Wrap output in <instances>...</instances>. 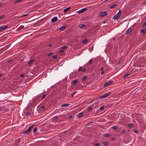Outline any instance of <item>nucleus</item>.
<instances>
[{"mask_svg":"<svg viewBox=\"0 0 146 146\" xmlns=\"http://www.w3.org/2000/svg\"><path fill=\"white\" fill-rule=\"evenodd\" d=\"M121 14V11L120 10L113 17V19L114 20L117 19L120 17Z\"/></svg>","mask_w":146,"mask_h":146,"instance_id":"nucleus-1","label":"nucleus"},{"mask_svg":"<svg viewBox=\"0 0 146 146\" xmlns=\"http://www.w3.org/2000/svg\"><path fill=\"white\" fill-rule=\"evenodd\" d=\"M114 82L112 81H109L108 82H106L104 83V86L106 87L110 86L111 84L113 83Z\"/></svg>","mask_w":146,"mask_h":146,"instance_id":"nucleus-2","label":"nucleus"},{"mask_svg":"<svg viewBox=\"0 0 146 146\" xmlns=\"http://www.w3.org/2000/svg\"><path fill=\"white\" fill-rule=\"evenodd\" d=\"M112 92H109L108 93L105 94L103 95L100 96V98H106L110 95L112 94Z\"/></svg>","mask_w":146,"mask_h":146,"instance_id":"nucleus-3","label":"nucleus"},{"mask_svg":"<svg viewBox=\"0 0 146 146\" xmlns=\"http://www.w3.org/2000/svg\"><path fill=\"white\" fill-rule=\"evenodd\" d=\"M108 14L106 11L102 12L99 14V16L101 17H104Z\"/></svg>","mask_w":146,"mask_h":146,"instance_id":"nucleus-4","label":"nucleus"},{"mask_svg":"<svg viewBox=\"0 0 146 146\" xmlns=\"http://www.w3.org/2000/svg\"><path fill=\"white\" fill-rule=\"evenodd\" d=\"M7 27L8 26L6 25L0 27V32L5 30Z\"/></svg>","mask_w":146,"mask_h":146,"instance_id":"nucleus-5","label":"nucleus"},{"mask_svg":"<svg viewBox=\"0 0 146 146\" xmlns=\"http://www.w3.org/2000/svg\"><path fill=\"white\" fill-rule=\"evenodd\" d=\"M67 28V25H65L60 28L59 30L60 31H63L66 29Z\"/></svg>","mask_w":146,"mask_h":146,"instance_id":"nucleus-6","label":"nucleus"},{"mask_svg":"<svg viewBox=\"0 0 146 146\" xmlns=\"http://www.w3.org/2000/svg\"><path fill=\"white\" fill-rule=\"evenodd\" d=\"M88 10L87 8H85L82 9H81V10L78 11V13H82L84 12V11H86V10Z\"/></svg>","mask_w":146,"mask_h":146,"instance_id":"nucleus-7","label":"nucleus"},{"mask_svg":"<svg viewBox=\"0 0 146 146\" xmlns=\"http://www.w3.org/2000/svg\"><path fill=\"white\" fill-rule=\"evenodd\" d=\"M141 33L143 35H145L146 33V28L145 29H142L140 31Z\"/></svg>","mask_w":146,"mask_h":146,"instance_id":"nucleus-8","label":"nucleus"},{"mask_svg":"<svg viewBox=\"0 0 146 146\" xmlns=\"http://www.w3.org/2000/svg\"><path fill=\"white\" fill-rule=\"evenodd\" d=\"M57 19H58V18H57V17H54L51 20V21H52V22H56L57 20Z\"/></svg>","mask_w":146,"mask_h":146,"instance_id":"nucleus-9","label":"nucleus"},{"mask_svg":"<svg viewBox=\"0 0 146 146\" xmlns=\"http://www.w3.org/2000/svg\"><path fill=\"white\" fill-rule=\"evenodd\" d=\"M70 105L69 104H64L61 105V106L62 107H68Z\"/></svg>","mask_w":146,"mask_h":146,"instance_id":"nucleus-10","label":"nucleus"},{"mask_svg":"<svg viewBox=\"0 0 146 146\" xmlns=\"http://www.w3.org/2000/svg\"><path fill=\"white\" fill-rule=\"evenodd\" d=\"M84 114V113L83 112H81L79 114V115H78V117L79 118H81L82 117Z\"/></svg>","mask_w":146,"mask_h":146,"instance_id":"nucleus-11","label":"nucleus"},{"mask_svg":"<svg viewBox=\"0 0 146 146\" xmlns=\"http://www.w3.org/2000/svg\"><path fill=\"white\" fill-rule=\"evenodd\" d=\"M117 4H113L110 7V9H112L114 8L115 7L117 6Z\"/></svg>","mask_w":146,"mask_h":146,"instance_id":"nucleus-12","label":"nucleus"},{"mask_svg":"<svg viewBox=\"0 0 146 146\" xmlns=\"http://www.w3.org/2000/svg\"><path fill=\"white\" fill-rule=\"evenodd\" d=\"M30 131H29L28 129H27L26 131H25L23 133L24 134H28V133H29L30 132Z\"/></svg>","mask_w":146,"mask_h":146,"instance_id":"nucleus-13","label":"nucleus"},{"mask_svg":"<svg viewBox=\"0 0 146 146\" xmlns=\"http://www.w3.org/2000/svg\"><path fill=\"white\" fill-rule=\"evenodd\" d=\"M70 9V7H68L66 9H64V11H63V12L64 13H65L67 12L68 10H69Z\"/></svg>","mask_w":146,"mask_h":146,"instance_id":"nucleus-14","label":"nucleus"},{"mask_svg":"<svg viewBox=\"0 0 146 146\" xmlns=\"http://www.w3.org/2000/svg\"><path fill=\"white\" fill-rule=\"evenodd\" d=\"M85 25L84 24H81L79 25V27L80 29H82L84 27H85Z\"/></svg>","mask_w":146,"mask_h":146,"instance_id":"nucleus-15","label":"nucleus"},{"mask_svg":"<svg viewBox=\"0 0 146 146\" xmlns=\"http://www.w3.org/2000/svg\"><path fill=\"white\" fill-rule=\"evenodd\" d=\"M78 82V80H73L72 82V84L74 85H75L77 82Z\"/></svg>","mask_w":146,"mask_h":146,"instance_id":"nucleus-16","label":"nucleus"},{"mask_svg":"<svg viewBox=\"0 0 146 146\" xmlns=\"http://www.w3.org/2000/svg\"><path fill=\"white\" fill-rule=\"evenodd\" d=\"M34 61V59H32V60H30V61H29L28 62V64H31V63L33 61Z\"/></svg>","mask_w":146,"mask_h":146,"instance_id":"nucleus-17","label":"nucleus"},{"mask_svg":"<svg viewBox=\"0 0 146 146\" xmlns=\"http://www.w3.org/2000/svg\"><path fill=\"white\" fill-rule=\"evenodd\" d=\"M104 136L108 138L110 136V135L109 134L106 133L105 134Z\"/></svg>","mask_w":146,"mask_h":146,"instance_id":"nucleus-18","label":"nucleus"},{"mask_svg":"<svg viewBox=\"0 0 146 146\" xmlns=\"http://www.w3.org/2000/svg\"><path fill=\"white\" fill-rule=\"evenodd\" d=\"M4 108L5 107H0L1 109V112L2 113H4Z\"/></svg>","mask_w":146,"mask_h":146,"instance_id":"nucleus-19","label":"nucleus"},{"mask_svg":"<svg viewBox=\"0 0 146 146\" xmlns=\"http://www.w3.org/2000/svg\"><path fill=\"white\" fill-rule=\"evenodd\" d=\"M134 126V124L133 123L128 124V127H133Z\"/></svg>","mask_w":146,"mask_h":146,"instance_id":"nucleus-20","label":"nucleus"},{"mask_svg":"<svg viewBox=\"0 0 146 146\" xmlns=\"http://www.w3.org/2000/svg\"><path fill=\"white\" fill-rule=\"evenodd\" d=\"M103 144L105 146H106L107 145H108L109 144V143L108 142L104 141L103 142Z\"/></svg>","mask_w":146,"mask_h":146,"instance_id":"nucleus-21","label":"nucleus"},{"mask_svg":"<svg viewBox=\"0 0 146 146\" xmlns=\"http://www.w3.org/2000/svg\"><path fill=\"white\" fill-rule=\"evenodd\" d=\"M24 26H23V25H21V26H20L19 27V28H18V29H17L18 30V29H19V30H20V29H21L23 28H24Z\"/></svg>","mask_w":146,"mask_h":146,"instance_id":"nucleus-22","label":"nucleus"},{"mask_svg":"<svg viewBox=\"0 0 146 146\" xmlns=\"http://www.w3.org/2000/svg\"><path fill=\"white\" fill-rule=\"evenodd\" d=\"M88 40L87 39H85L82 41V42L83 43H86L87 42Z\"/></svg>","mask_w":146,"mask_h":146,"instance_id":"nucleus-23","label":"nucleus"},{"mask_svg":"<svg viewBox=\"0 0 146 146\" xmlns=\"http://www.w3.org/2000/svg\"><path fill=\"white\" fill-rule=\"evenodd\" d=\"M34 127V125H32L31 126L29 127L28 129L29 131H31L32 128Z\"/></svg>","mask_w":146,"mask_h":146,"instance_id":"nucleus-24","label":"nucleus"},{"mask_svg":"<svg viewBox=\"0 0 146 146\" xmlns=\"http://www.w3.org/2000/svg\"><path fill=\"white\" fill-rule=\"evenodd\" d=\"M87 78V77L86 76H84L82 79V81H84V80H86V79Z\"/></svg>","mask_w":146,"mask_h":146,"instance_id":"nucleus-25","label":"nucleus"},{"mask_svg":"<svg viewBox=\"0 0 146 146\" xmlns=\"http://www.w3.org/2000/svg\"><path fill=\"white\" fill-rule=\"evenodd\" d=\"M134 70L133 69H132L131 70H130V73H128V76L130 75L131 73H132L133 72V70Z\"/></svg>","mask_w":146,"mask_h":146,"instance_id":"nucleus-26","label":"nucleus"},{"mask_svg":"<svg viewBox=\"0 0 146 146\" xmlns=\"http://www.w3.org/2000/svg\"><path fill=\"white\" fill-rule=\"evenodd\" d=\"M9 110V109L7 108H6L5 107L4 108V113L5 112Z\"/></svg>","mask_w":146,"mask_h":146,"instance_id":"nucleus-27","label":"nucleus"},{"mask_svg":"<svg viewBox=\"0 0 146 146\" xmlns=\"http://www.w3.org/2000/svg\"><path fill=\"white\" fill-rule=\"evenodd\" d=\"M112 129H113L114 130H116L117 129V127L116 126H113L112 127Z\"/></svg>","mask_w":146,"mask_h":146,"instance_id":"nucleus-28","label":"nucleus"},{"mask_svg":"<svg viewBox=\"0 0 146 146\" xmlns=\"http://www.w3.org/2000/svg\"><path fill=\"white\" fill-rule=\"evenodd\" d=\"M92 110V107H91V106H90L89 107L88 109V111H91V110Z\"/></svg>","mask_w":146,"mask_h":146,"instance_id":"nucleus-29","label":"nucleus"},{"mask_svg":"<svg viewBox=\"0 0 146 146\" xmlns=\"http://www.w3.org/2000/svg\"><path fill=\"white\" fill-rule=\"evenodd\" d=\"M146 26V21L142 25L141 27H144Z\"/></svg>","mask_w":146,"mask_h":146,"instance_id":"nucleus-30","label":"nucleus"},{"mask_svg":"<svg viewBox=\"0 0 146 146\" xmlns=\"http://www.w3.org/2000/svg\"><path fill=\"white\" fill-rule=\"evenodd\" d=\"M83 69V67H80L78 69V72H80L82 71Z\"/></svg>","mask_w":146,"mask_h":146,"instance_id":"nucleus-31","label":"nucleus"},{"mask_svg":"<svg viewBox=\"0 0 146 146\" xmlns=\"http://www.w3.org/2000/svg\"><path fill=\"white\" fill-rule=\"evenodd\" d=\"M72 118H73V116L72 115H70L68 117V119L69 120V119H72Z\"/></svg>","mask_w":146,"mask_h":146,"instance_id":"nucleus-32","label":"nucleus"},{"mask_svg":"<svg viewBox=\"0 0 146 146\" xmlns=\"http://www.w3.org/2000/svg\"><path fill=\"white\" fill-rule=\"evenodd\" d=\"M100 144L98 143H96L94 144L93 145V146H99Z\"/></svg>","mask_w":146,"mask_h":146,"instance_id":"nucleus-33","label":"nucleus"},{"mask_svg":"<svg viewBox=\"0 0 146 146\" xmlns=\"http://www.w3.org/2000/svg\"><path fill=\"white\" fill-rule=\"evenodd\" d=\"M98 104L96 103H95L93 105V107L94 108H95L97 106Z\"/></svg>","mask_w":146,"mask_h":146,"instance_id":"nucleus-34","label":"nucleus"},{"mask_svg":"<svg viewBox=\"0 0 146 146\" xmlns=\"http://www.w3.org/2000/svg\"><path fill=\"white\" fill-rule=\"evenodd\" d=\"M104 106H102L100 108V109L101 110H102L104 109Z\"/></svg>","mask_w":146,"mask_h":146,"instance_id":"nucleus-35","label":"nucleus"},{"mask_svg":"<svg viewBox=\"0 0 146 146\" xmlns=\"http://www.w3.org/2000/svg\"><path fill=\"white\" fill-rule=\"evenodd\" d=\"M37 131V128H35L33 131V132L34 133H35Z\"/></svg>","mask_w":146,"mask_h":146,"instance_id":"nucleus-36","label":"nucleus"},{"mask_svg":"<svg viewBox=\"0 0 146 146\" xmlns=\"http://www.w3.org/2000/svg\"><path fill=\"white\" fill-rule=\"evenodd\" d=\"M46 96V94H44L41 98L42 100L43 99H44L45 98Z\"/></svg>","mask_w":146,"mask_h":146,"instance_id":"nucleus-37","label":"nucleus"},{"mask_svg":"<svg viewBox=\"0 0 146 146\" xmlns=\"http://www.w3.org/2000/svg\"><path fill=\"white\" fill-rule=\"evenodd\" d=\"M93 62V60L92 59H91L90 60L89 62L88 63L89 64H90L92 63Z\"/></svg>","mask_w":146,"mask_h":146,"instance_id":"nucleus-38","label":"nucleus"},{"mask_svg":"<svg viewBox=\"0 0 146 146\" xmlns=\"http://www.w3.org/2000/svg\"><path fill=\"white\" fill-rule=\"evenodd\" d=\"M131 31V28H130L128 29V34L130 33Z\"/></svg>","mask_w":146,"mask_h":146,"instance_id":"nucleus-39","label":"nucleus"},{"mask_svg":"<svg viewBox=\"0 0 146 146\" xmlns=\"http://www.w3.org/2000/svg\"><path fill=\"white\" fill-rule=\"evenodd\" d=\"M67 48V47L66 46H62L61 48L62 49H65Z\"/></svg>","mask_w":146,"mask_h":146,"instance_id":"nucleus-40","label":"nucleus"},{"mask_svg":"<svg viewBox=\"0 0 146 146\" xmlns=\"http://www.w3.org/2000/svg\"><path fill=\"white\" fill-rule=\"evenodd\" d=\"M128 76V73H126L125 74V75L123 77V78L125 79L126 77L127 76Z\"/></svg>","mask_w":146,"mask_h":146,"instance_id":"nucleus-41","label":"nucleus"},{"mask_svg":"<svg viewBox=\"0 0 146 146\" xmlns=\"http://www.w3.org/2000/svg\"><path fill=\"white\" fill-rule=\"evenodd\" d=\"M28 15V14H26L20 16V17H23L27 16Z\"/></svg>","mask_w":146,"mask_h":146,"instance_id":"nucleus-42","label":"nucleus"},{"mask_svg":"<svg viewBox=\"0 0 146 146\" xmlns=\"http://www.w3.org/2000/svg\"><path fill=\"white\" fill-rule=\"evenodd\" d=\"M133 131L135 133H138V130H134Z\"/></svg>","mask_w":146,"mask_h":146,"instance_id":"nucleus-43","label":"nucleus"},{"mask_svg":"<svg viewBox=\"0 0 146 146\" xmlns=\"http://www.w3.org/2000/svg\"><path fill=\"white\" fill-rule=\"evenodd\" d=\"M64 50H61L59 51V52L60 53H62L64 52Z\"/></svg>","mask_w":146,"mask_h":146,"instance_id":"nucleus-44","label":"nucleus"},{"mask_svg":"<svg viewBox=\"0 0 146 146\" xmlns=\"http://www.w3.org/2000/svg\"><path fill=\"white\" fill-rule=\"evenodd\" d=\"M5 17V16L4 15H1L0 16V19H2L3 18V17Z\"/></svg>","mask_w":146,"mask_h":146,"instance_id":"nucleus-45","label":"nucleus"},{"mask_svg":"<svg viewBox=\"0 0 146 146\" xmlns=\"http://www.w3.org/2000/svg\"><path fill=\"white\" fill-rule=\"evenodd\" d=\"M57 57V55H54L53 57V58L54 59H55Z\"/></svg>","mask_w":146,"mask_h":146,"instance_id":"nucleus-46","label":"nucleus"},{"mask_svg":"<svg viewBox=\"0 0 146 146\" xmlns=\"http://www.w3.org/2000/svg\"><path fill=\"white\" fill-rule=\"evenodd\" d=\"M76 92H74L73 93V94H72V95H71V96H73L76 93Z\"/></svg>","mask_w":146,"mask_h":146,"instance_id":"nucleus-47","label":"nucleus"},{"mask_svg":"<svg viewBox=\"0 0 146 146\" xmlns=\"http://www.w3.org/2000/svg\"><path fill=\"white\" fill-rule=\"evenodd\" d=\"M26 115L27 116L29 115H30V113L29 111H28L26 113Z\"/></svg>","mask_w":146,"mask_h":146,"instance_id":"nucleus-48","label":"nucleus"},{"mask_svg":"<svg viewBox=\"0 0 146 146\" xmlns=\"http://www.w3.org/2000/svg\"><path fill=\"white\" fill-rule=\"evenodd\" d=\"M12 61H13V60H8V62L9 63H10Z\"/></svg>","mask_w":146,"mask_h":146,"instance_id":"nucleus-49","label":"nucleus"},{"mask_svg":"<svg viewBox=\"0 0 146 146\" xmlns=\"http://www.w3.org/2000/svg\"><path fill=\"white\" fill-rule=\"evenodd\" d=\"M105 73V72L104 71H102L101 72V74L102 75V74H104Z\"/></svg>","mask_w":146,"mask_h":146,"instance_id":"nucleus-50","label":"nucleus"},{"mask_svg":"<svg viewBox=\"0 0 146 146\" xmlns=\"http://www.w3.org/2000/svg\"><path fill=\"white\" fill-rule=\"evenodd\" d=\"M86 70V69L85 68L82 69V71L83 72H85Z\"/></svg>","mask_w":146,"mask_h":146,"instance_id":"nucleus-51","label":"nucleus"},{"mask_svg":"<svg viewBox=\"0 0 146 146\" xmlns=\"http://www.w3.org/2000/svg\"><path fill=\"white\" fill-rule=\"evenodd\" d=\"M58 118V117L56 116H55L54 117V119H57Z\"/></svg>","mask_w":146,"mask_h":146,"instance_id":"nucleus-52","label":"nucleus"},{"mask_svg":"<svg viewBox=\"0 0 146 146\" xmlns=\"http://www.w3.org/2000/svg\"><path fill=\"white\" fill-rule=\"evenodd\" d=\"M104 69V68L103 67H102V68H101V69H100V70H103Z\"/></svg>","mask_w":146,"mask_h":146,"instance_id":"nucleus-53","label":"nucleus"},{"mask_svg":"<svg viewBox=\"0 0 146 146\" xmlns=\"http://www.w3.org/2000/svg\"><path fill=\"white\" fill-rule=\"evenodd\" d=\"M24 76V74H21V77H23Z\"/></svg>","mask_w":146,"mask_h":146,"instance_id":"nucleus-54","label":"nucleus"},{"mask_svg":"<svg viewBox=\"0 0 146 146\" xmlns=\"http://www.w3.org/2000/svg\"><path fill=\"white\" fill-rule=\"evenodd\" d=\"M52 54V53H50L48 54V56H50Z\"/></svg>","mask_w":146,"mask_h":146,"instance_id":"nucleus-55","label":"nucleus"},{"mask_svg":"<svg viewBox=\"0 0 146 146\" xmlns=\"http://www.w3.org/2000/svg\"><path fill=\"white\" fill-rule=\"evenodd\" d=\"M122 132L123 133H124L125 132V130H123Z\"/></svg>","mask_w":146,"mask_h":146,"instance_id":"nucleus-56","label":"nucleus"},{"mask_svg":"<svg viewBox=\"0 0 146 146\" xmlns=\"http://www.w3.org/2000/svg\"><path fill=\"white\" fill-rule=\"evenodd\" d=\"M52 45V44H50L48 45V46L49 47H50Z\"/></svg>","mask_w":146,"mask_h":146,"instance_id":"nucleus-57","label":"nucleus"},{"mask_svg":"<svg viewBox=\"0 0 146 146\" xmlns=\"http://www.w3.org/2000/svg\"><path fill=\"white\" fill-rule=\"evenodd\" d=\"M67 131H65L64 132H63V133L64 134H66V133Z\"/></svg>","mask_w":146,"mask_h":146,"instance_id":"nucleus-58","label":"nucleus"},{"mask_svg":"<svg viewBox=\"0 0 146 146\" xmlns=\"http://www.w3.org/2000/svg\"><path fill=\"white\" fill-rule=\"evenodd\" d=\"M107 23V22L105 20L103 21V23Z\"/></svg>","mask_w":146,"mask_h":146,"instance_id":"nucleus-59","label":"nucleus"},{"mask_svg":"<svg viewBox=\"0 0 146 146\" xmlns=\"http://www.w3.org/2000/svg\"><path fill=\"white\" fill-rule=\"evenodd\" d=\"M44 107V106H42V107H41V109H42V108H43Z\"/></svg>","mask_w":146,"mask_h":146,"instance_id":"nucleus-60","label":"nucleus"},{"mask_svg":"<svg viewBox=\"0 0 146 146\" xmlns=\"http://www.w3.org/2000/svg\"><path fill=\"white\" fill-rule=\"evenodd\" d=\"M114 139H115V138L114 137H113L111 139V140H114Z\"/></svg>","mask_w":146,"mask_h":146,"instance_id":"nucleus-61","label":"nucleus"},{"mask_svg":"<svg viewBox=\"0 0 146 146\" xmlns=\"http://www.w3.org/2000/svg\"><path fill=\"white\" fill-rule=\"evenodd\" d=\"M128 30L126 31V33H125L127 34H128Z\"/></svg>","mask_w":146,"mask_h":146,"instance_id":"nucleus-62","label":"nucleus"},{"mask_svg":"<svg viewBox=\"0 0 146 146\" xmlns=\"http://www.w3.org/2000/svg\"><path fill=\"white\" fill-rule=\"evenodd\" d=\"M3 75V74H0V77H1V76H2Z\"/></svg>","mask_w":146,"mask_h":146,"instance_id":"nucleus-63","label":"nucleus"},{"mask_svg":"<svg viewBox=\"0 0 146 146\" xmlns=\"http://www.w3.org/2000/svg\"><path fill=\"white\" fill-rule=\"evenodd\" d=\"M2 5V4H0V7Z\"/></svg>","mask_w":146,"mask_h":146,"instance_id":"nucleus-64","label":"nucleus"}]
</instances>
